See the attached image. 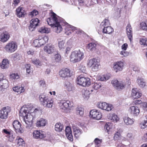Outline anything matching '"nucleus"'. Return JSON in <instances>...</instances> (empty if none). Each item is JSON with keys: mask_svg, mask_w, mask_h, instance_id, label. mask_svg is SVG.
Returning <instances> with one entry per match:
<instances>
[{"mask_svg": "<svg viewBox=\"0 0 147 147\" xmlns=\"http://www.w3.org/2000/svg\"><path fill=\"white\" fill-rule=\"evenodd\" d=\"M39 111L33 107L32 104H28L24 105L21 108L20 111L19 115L20 119H33L35 118V113Z\"/></svg>", "mask_w": 147, "mask_h": 147, "instance_id": "f257e3e1", "label": "nucleus"}, {"mask_svg": "<svg viewBox=\"0 0 147 147\" xmlns=\"http://www.w3.org/2000/svg\"><path fill=\"white\" fill-rule=\"evenodd\" d=\"M51 17L48 18L47 20L48 24L53 27L55 31L57 33H59L61 31L62 28L60 24L62 22L63 19L57 16V15L52 12Z\"/></svg>", "mask_w": 147, "mask_h": 147, "instance_id": "f03ea898", "label": "nucleus"}, {"mask_svg": "<svg viewBox=\"0 0 147 147\" xmlns=\"http://www.w3.org/2000/svg\"><path fill=\"white\" fill-rule=\"evenodd\" d=\"M84 57V53L80 50L72 52L71 55L70 61L74 63L78 62Z\"/></svg>", "mask_w": 147, "mask_h": 147, "instance_id": "7ed1b4c3", "label": "nucleus"}, {"mask_svg": "<svg viewBox=\"0 0 147 147\" xmlns=\"http://www.w3.org/2000/svg\"><path fill=\"white\" fill-rule=\"evenodd\" d=\"M39 99L41 104L44 107L48 108L51 107L53 106V101L44 94L40 96Z\"/></svg>", "mask_w": 147, "mask_h": 147, "instance_id": "20e7f679", "label": "nucleus"}, {"mask_svg": "<svg viewBox=\"0 0 147 147\" xmlns=\"http://www.w3.org/2000/svg\"><path fill=\"white\" fill-rule=\"evenodd\" d=\"M99 64V60L95 58L89 60L87 63L88 66L91 67V69L93 71H96L98 70Z\"/></svg>", "mask_w": 147, "mask_h": 147, "instance_id": "39448f33", "label": "nucleus"}, {"mask_svg": "<svg viewBox=\"0 0 147 147\" xmlns=\"http://www.w3.org/2000/svg\"><path fill=\"white\" fill-rule=\"evenodd\" d=\"M17 45L13 41L8 43L5 47V51L8 53L14 52L17 48Z\"/></svg>", "mask_w": 147, "mask_h": 147, "instance_id": "423d86ee", "label": "nucleus"}, {"mask_svg": "<svg viewBox=\"0 0 147 147\" xmlns=\"http://www.w3.org/2000/svg\"><path fill=\"white\" fill-rule=\"evenodd\" d=\"M13 125L16 133L22 134L24 132V130L21 127V125L18 120H15L13 122Z\"/></svg>", "mask_w": 147, "mask_h": 147, "instance_id": "0eeeda50", "label": "nucleus"}, {"mask_svg": "<svg viewBox=\"0 0 147 147\" xmlns=\"http://www.w3.org/2000/svg\"><path fill=\"white\" fill-rule=\"evenodd\" d=\"M98 108L103 110L109 111L111 110L113 108V106L110 104H107L106 102H100L98 105Z\"/></svg>", "mask_w": 147, "mask_h": 147, "instance_id": "6e6552de", "label": "nucleus"}, {"mask_svg": "<svg viewBox=\"0 0 147 147\" xmlns=\"http://www.w3.org/2000/svg\"><path fill=\"white\" fill-rule=\"evenodd\" d=\"M89 117L95 119H100L101 118V114L96 109H93L90 112Z\"/></svg>", "mask_w": 147, "mask_h": 147, "instance_id": "1a4fd4ad", "label": "nucleus"}, {"mask_svg": "<svg viewBox=\"0 0 147 147\" xmlns=\"http://www.w3.org/2000/svg\"><path fill=\"white\" fill-rule=\"evenodd\" d=\"M111 84L116 89L120 90L124 88V84L123 82L120 83L117 80L113 79L111 82Z\"/></svg>", "mask_w": 147, "mask_h": 147, "instance_id": "9d476101", "label": "nucleus"}, {"mask_svg": "<svg viewBox=\"0 0 147 147\" xmlns=\"http://www.w3.org/2000/svg\"><path fill=\"white\" fill-rule=\"evenodd\" d=\"M10 108L8 107H3L0 111V118L2 119H6L7 117L8 113L10 111Z\"/></svg>", "mask_w": 147, "mask_h": 147, "instance_id": "9b49d317", "label": "nucleus"}, {"mask_svg": "<svg viewBox=\"0 0 147 147\" xmlns=\"http://www.w3.org/2000/svg\"><path fill=\"white\" fill-rule=\"evenodd\" d=\"M39 22V20L37 18L32 19L30 22V25L29 28V30L31 31H34L36 27L38 26Z\"/></svg>", "mask_w": 147, "mask_h": 147, "instance_id": "f8f14e48", "label": "nucleus"}, {"mask_svg": "<svg viewBox=\"0 0 147 147\" xmlns=\"http://www.w3.org/2000/svg\"><path fill=\"white\" fill-rule=\"evenodd\" d=\"M59 75L62 78H65L71 76L72 74L70 73V70L68 68L62 69L59 72Z\"/></svg>", "mask_w": 147, "mask_h": 147, "instance_id": "ddd939ff", "label": "nucleus"}, {"mask_svg": "<svg viewBox=\"0 0 147 147\" xmlns=\"http://www.w3.org/2000/svg\"><path fill=\"white\" fill-rule=\"evenodd\" d=\"M113 68L116 72L122 70L123 67L124 63L121 61H119L114 63Z\"/></svg>", "mask_w": 147, "mask_h": 147, "instance_id": "4468645a", "label": "nucleus"}, {"mask_svg": "<svg viewBox=\"0 0 147 147\" xmlns=\"http://www.w3.org/2000/svg\"><path fill=\"white\" fill-rule=\"evenodd\" d=\"M61 108L65 110L69 109L71 106L70 102L68 100H62L60 102Z\"/></svg>", "mask_w": 147, "mask_h": 147, "instance_id": "2eb2a0df", "label": "nucleus"}, {"mask_svg": "<svg viewBox=\"0 0 147 147\" xmlns=\"http://www.w3.org/2000/svg\"><path fill=\"white\" fill-rule=\"evenodd\" d=\"M65 131L66 136L67 139L70 141H72L73 140V136L70 127L69 126L66 127Z\"/></svg>", "mask_w": 147, "mask_h": 147, "instance_id": "dca6fc26", "label": "nucleus"}, {"mask_svg": "<svg viewBox=\"0 0 147 147\" xmlns=\"http://www.w3.org/2000/svg\"><path fill=\"white\" fill-rule=\"evenodd\" d=\"M44 50L47 53L50 54L56 51L54 45H47L44 47Z\"/></svg>", "mask_w": 147, "mask_h": 147, "instance_id": "f3484780", "label": "nucleus"}, {"mask_svg": "<svg viewBox=\"0 0 147 147\" xmlns=\"http://www.w3.org/2000/svg\"><path fill=\"white\" fill-rule=\"evenodd\" d=\"M127 34L128 37L131 41L132 37V28L129 23L128 24L126 27Z\"/></svg>", "mask_w": 147, "mask_h": 147, "instance_id": "a211bd4d", "label": "nucleus"}, {"mask_svg": "<svg viewBox=\"0 0 147 147\" xmlns=\"http://www.w3.org/2000/svg\"><path fill=\"white\" fill-rule=\"evenodd\" d=\"M9 38V35L8 33L5 32L0 34V40L3 42H6Z\"/></svg>", "mask_w": 147, "mask_h": 147, "instance_id": "6ab92c4d", "label": "nucleus"}, {"mask_svg": "<svg viewBox=\"0 0 147 147\" xmlns=\"http://www.w3.org/2000/svg\"><path fill=\"white\" fill-rule=\"evenodd\" d=\"M72 128L75 137L76 138H78L82 133V131L78 127L74 126L72 127Z\"/></svg>", "mask_w": 147, "mask_h": 147, "instance_id": "aec40b11", "label": "nucleus"}, {"mask_svg": "<svg viewBox=\"0 0 147 147\" xmlns=\"http://www.w3.org/2000/svg\"><path fill=\"white\" fill-rule=\"evenodd\" d=\"M129 111L132 114H133L134 116H136L139 113L140 110L137 107L132 106L130 107Z\"/></svg>", "mask_w": 147, "mask_h": 147, "instance_id": "412c9836", "label": "nucleus"}, {"mask_svg": "<svg viewBox=\"0 0 147 147\" xmlns=\"http://www.w3.org/2000/svg\"><path fill=\"white\" fill-rule=\"evenodd\" d=\"M65 88L68 91H72L74 89V87L72 83L68 81H66L65 82Z\"/></svg>", "mask_w": 147, "mask_h": 147, "instance_id": "4be33fe9", "label": "nucleus"}, {"mask_svg": "<svg viewBox=\"0 0 147 147\" xmlns=\"http://www.w3.org/2000/svg\"><path fill=\"white\" fill-rule=\"evenodd\" d=\"M77 80L78 84L84 87L86 86L85 84L84 83L86 81V77L80 76L78 77Z\"/></svg>", "mask_w": 147, "mask_h": 147, "instance_id": "5701e85b", "label": "nucleus"}, {"mask_svg": "<svg viewBox=\"0 0 147 147\" xmlns=\"http://www.w3.org/2000/svg\"><path fill=\"white\" fill-rule=\"evenodd\" d=\"M131 95L133 98L137 99L140 97L142 95V94L138 92L137 89L133 88L132 90Z\"/></svg>", "mask_w": 147, "mask_h": 147, "instance_id": "b1692460", "label": "nucleus"}, {"mask_svg": "<svg viewBox=\"0 0 147 147\" xmlns=\"http://www.w3.org/2000/svg\"><path fill=\"white\" fill-rule=\"evenodd\" d=\"M24 8L22 7H19L16 10L17 15L19 17H24L25 13L23 10Z\"/></svg>", "mask_w": 147, "mask_h": 147, "instance_id": "393cba45", "label": "nucleus"}, {"mask_svg": "<svg viewBox=\"0 0 147 147\" xmlns=\"http://www.w3.org/2000/svg\"><path fill=\"white\" fill-rule=\"evenodd\" d=\"M96 45L95 43L91 42L88 44L87 48L90 51L95 52L96 49Z\"/></svg>", "mask_w": 147, "mask_h": 147, "instance_id": "a878e982", "label": "nucleus"}, {"mask_svg": "<svg viewBox=\"0 0 147 147\" xmlns=\"http://www.w3.org/2000/svg\"><path fill=\"white\" fill-rule=\"evenodd\" d=\"M9 62L7 59H3L1 65V67L3 69L8 68L9 66Z\"/></svg>", "mask_w": 147, "mask_h": 147, "instance_id": "bb28decb", "label": "nucleus"}, {"mask_svg": "<svg viewBox=\"0 0 147 147\" xmlns=\"http://www.w3.org/2000/svg\"><path fill=\"white\" fill-rule=\"evenodd\" d=\"M84 109L82 107H78L76 109V113L79 116L82 117L84 114Z\"/></svg>", "mask_w": 147, "mask_h": 147, "instance_id": "cd10ccee", "label": "nucleus"}, {"mask_svg": "<svg viewBox=\"0 0 147 147\" xmlns=\"http://www.w3.org/2000/svg\"><path fill=\"white\" fill-rule=\"evenodd\" d=\"M102 30L104 33L110 34L113 31V29L111 27L108 26L104 27Z\"/></svg>", "mask_w": 147, "mask_h": 147, "instance_id": "c85d7f7f", "label": "nucleus"}, {"mask_svg": "<svg viewBox=\"0 0 147 147\" xmlns=\"http://www.w3.org/2000/svg\"><path fill=\"white\" fill-rule=\"evenodd\" d=\"M13 90L15 92H17L18 94H20L24 92V89L22 87L16 86L13 88Z\"/></svg>", "mask_w": 147, "mask_h": 147, "instance_id": "c756f323", "label": "nucleus"}, {"mask_svg": "<svg viewBox=\"0 0 147 147\" xmlns=\"http://www.w3.org/2000/svg\"><path fill=\"white\" fill-rule=\"evenodd\" d=\"M55 130L57 132H59L62 131L63 126L60 123H57L55 125Z\"/></svg>", "mask_w": 147, "mask_h": 147, "instance_id": "7c9ffc66", "label": "nucleus"}, {"mask_svg": "<svg viewBox=\"0 0 147 147\" xmlns=\"http://www.w3.org/2000/svg\"><path fill=\"white\" fill-rule=\"evenodd\" d=\"M107 117L109 119H119L117 115L115 113H109L107 115Z\"/></svg>", "mask_w": 147, "mask_h": 147, "instance_id": "2f4dec72", "label": "nucleus"}, {"mask_svg": "<svg viewBox=\"0 0 147 147\" xmlns=\"http://www.w3.org/2000/svg\"><path fill=\"white\" fill-rule=\"evenodd\" d=\"M140 27L143 30L147 31V21L142 22L140 24Z\"/></svg>", "mask_w": 147, "mask_h": 147, "instance_id": "473e14b6", "label": "nucleus"}, {"mask_svg": "<svg viewBox=\"0 0 147 147\" xmlns=\"http://www.w3.org/2000/svg\"><path fill=\"white\" fill-rule=\"evenodd\" d=\"M137 81L140 87H144L145 86L146 82L144 81V80L143 79H138Z\"/></svg>", "mask_w": 147, "mask_h": 147, "instance_id": "72a5a7b5", "label": "nucleus"}, {"mask_svg": "<svg viewBox=\"0 0 147 147\" xmlns=\"http://www.w3.org/2000/svg\"><path fill=\"white\" fill-rule=\"evenodd\" d=\"M45 120H39L36 123L37 127H39L45 125L46 123Z\"/></svg>", "mask_w": 147, "mask_h": 147, "instance_id": "f704fd0d", "label": "nucleus"}, {"mask_svg": "<svg viewBox=\"0 0 147 147\" xmlns=\"http://www.w3.org/2000/svg\"><path fill=\"white\" fill-rule=\"evenodd\" d=\"M127 47V45L126 43L124 44L122 46V49L124 50V51H121L120 53V54L123 55L124 57L127 55L125 51L126 50Z\"/></svg>", "mask_w": 147, "mask_h": 147, "instance_id": "c9c22d12", "label": "nucleus"}, {"mask_svg": "<svg viewBox=\"0 0 147 147\" xmlns=\"http://www.w3.org/2000/svg\"><path fill=\"white\" fill-rule=\"evenodd\" d=\"M69 26H70V29H71L74 33H76L77 34H79L81 33V30H77L76 27L72 26L70 25H69Z\"/></svg>", "mask_w": 147, "mask_h": 147, "instance_id": "e433bc0d", "label": "nucleus"}, {"mask_svg": "<svg viewBox=\"0 0 147 147\" xmlns=\"http://www.w3.org/2000/svg\"><path fill=\"white\" fill-rule=\"evenodd\" d=\"M13 58L14 61L20 60L22 58L21 55L18 53H15L13 55Z\"/></svg>", "mask_w": 147, "mask_h": 147, "instance_id": "4c0bfd02", "label": "nucleus"}, {"mask_svg": "<svg viewBox=\"0 0 147 147\" xmlns=\"http://www.w3.org/2000/svg\"><path fill=\"white\" fill-rule=\"evenodd\" d=\"M32 62L36 65L39 66L41 65L40 62V60L38 59H34L32 60Z\"/></svg>", "mask_w": 147, "mask_h": 147, "instance_id": "58836bf2", "label": "nucleus"}, {"mask_svg": "<svg viewBox=\"0 0 147 147\" xmlns=\"http://www.w3.org/2000/svg\"><path fill=\"white\" fill-rule=\"evenodd\" d=\"M38 138L42 139L46 137V134L42 130H39Z\"/></svg>", "mask_w": 147, "mask_h": 147, "instance_id": "ea45409f", "label": "nucleus"}, {"mask_svg": "<svg viewBox=\"0 0 147 147\" xmlns=\"http://www.w3.org/2000/svg\"><path fill=\"white\" fill-rule=\"evenodd\" d=\"M140 43L141 45L147 46V39H140Z\"/></svg>", "mask_w": 147, "mask_h": 147, "instance_id": "a19ab883", "label": "nucleus"}, {"mask_svg": "<svg viewBox=\"0 0 147 147\" xmlns=\"http://www.w3.org/2000/svg\"><path fill=\"white\" fill-rule=\"evenodd\" d=\"M24 121L27 125L26 127H31L33 124L32 120H23Z\"/></svg>", "mask_w": 147, "mask_h": 147, "instance_id": "79ce46f5", "label": "nucleus"}, {"mask_svg": "<svg viewBox=\"0 0 147 147\" xmlns=\"http://www.w3.org/2000/svg\"><path fill=\"white\" fill-rule=\"evenodd\" d=\"M101 86L100 83H94L92 87L95 90H97Z\"/></svg>", "mask_w": 147, "mask_h": 147, "instance_id": "37998d69", "label": "nucleus"}, {"mask_svg": "<svg viewBox=\"0 0 147 147\" xmlns=\"http://www.w3.org/2000/svg\"><path fill=\"white\" fill-rule=\"evenodd\" d=\"M10 78L12 79H18L19 78V76L17 74H13L10 75Z\"/></svg>", "mask_w": 147, "mask_h": 147, "instance_id": "c03bdc74", "label": "nucleus"}, {"mask_svg": "<svg viewBox=\"0 0 147 147\" xmlns=\"http://www.w3.org/2000/svg\"><path fill=\"white\" fill-rule=\"evenodd\" d=\"M111 123H107L105 126V129H106L107 132L108 134H109V130L111 129Z\"/></svg>", "mask_w": 147, "mask_h": 147, "instance_id": "a18cd8bd", "label": "nucleus"}, {"mask_svg": "<svg viewBox=\"0 0 147 147\" xmlns=\"http://www.w3.org/2000/svg\"><path fill=\"white\" fill-rule=\"evenodd\" d=\"M39 130H34L33 133V136L34 138L36 139L38 138Z\"/></svg>", "mask_w": 147, "mask_h": 147, "instance_id": "49530a36", "label": "nucleus"}, {"mask_svg": "<svg viewBox=\"0 0 147 147\" xmlns=\"http://www.w3.org/2000/svg\"><path fill=\"white\" fill-rule=\"evenodd\" d=\"M54 58L55 59V61L56 62H59L61 60V56L60 55L57 54L55 55Z\"/></svg>", "mask_w": 147, "mask_h": 147, "instance_id": "de8ad7c7", "label": "nucleus"}, {"mask_svg": "<svg viewBox=\"0 0 147 147\" xmlns=\"http://www.w3.org/2000/svg\"><path fill=\"white\" fill-rule=\"evenodd\" d=\"M79 69L83 73H85L86 70L85 66L82 64H81L79 67Z\"/></svg>", "mask_w": 147, "mask_h": 147, "instance_id": "09e8293b", "label": "nucleus"}, {"mask_svg": "<svg viewBox=\"0 0 147 147\" xmlns=\"http://www.w3.org/2000/svg\"><path fill=\"white\" fill-rule=\"evenodd\" d=\"M38 13V11L36 10H34L32 11L30 13L29 15L31 16L32 17L36 16Z\"/></svg>", "mask_w": 147, "mask_h": 147, "instance_id": "8fccbe9b", "label": "nucleus"}, {"mask_svg": "<svg viewBox=\"0 0 147 147\" xmlns=\"http://www.w3.org/2000/svg\"><path fill=\"white\" fill-rule=\"evenodd\" d=\"M16 140V141H17V144L19 146L22 145L24 143L23 140L21 138H19L18 139H17Z\"/></svg>", "mask_w": 147, "mask_h": 147, "instance_id": "3c124183", "label": "nucleus"}, {"mask_svg": "<svg viewBox=\"0 0 147 147\" xmlns=\"http://www.w3.org/2000/svg\"><path fill=\"white\" fill-rule=\"evenodd\" d=\"M86 81L84 83L85 84L86 86H89L91 84L90 80V79L86 77Z\"/></svg>", "mask_w": 147, "mask_h": 147, "instance_id": "603ef678", "label": "nucleus"}, {"mask_svg": "<svg viewBox=\"0 0 147 147\" xmlns=\"http://www.w3.org/2000/svg\"><path fill=\"white\" fill-rule=\"evenodd\" d=\"M2 133H4L7 135L6 136L7 137L8 136L11 135V131H10L9 130H8L6 129H3L2 131Z\"/></svg>", "mask_w": 147, "mask_h": 147, "instance_id": "864d4df0", "label": "nucleus"}, {"mask_svg": "<svg viewBox=\"0 0 147 147\" xmlns=\"http://www.w3.org/2000/svg\"><path fill=\"white\" fill-rule=\"evenodd\" d=\"M39 42L38 41V39H36L34 41L33 45L35 47H40V45Z\"/></svg>", "mask_w": 147, "mask_h": 147, "instance_id": "5fc2aeb1", "label": "nucleus"}, {"mask_svg": "<svg viewBox=\"0 0 147 147\" xmlns=\"http://www.w3.org/2000/svg\"><path fill=\"white\" fill-rule=\"evenodd\" d=\"M109 78V76H108L107 75H104L101 77L100 80L101 81H105L108 80Z\"/></svg>", "mask_w": 147, "mask_h": 147, "instance_id": "6e6d98bb", "label": "nucleus"}, {"mask_svg": "<svg viewBox=\"0 0 147 147\" xmlns=\"http://www.w3.org/2000/svg\"><path fill=\"white\" fill-rule=\"evenodd\" d=\"M124 123L126 125H131L132 124L134 121L133 120H124Z\"/></svg>", "mask_w": 147, "mask_h": 147, "instance_id": "4d7b16f0", "label": "nucleus"}, {"mask_svg": "<svg viewBox=\"0 0 147 147\" xmlns=\"http://www.w3.org/2000/svg\"><path fill=\"white\" fill-rule=\"evenodd\" d=\"M89 92L90 91L88 90H86L84 94L83 97L84 98L88 99V98L89 97Z\"/></svg>", "mask_w": 147, "mask_h": 147, "instance_id": "13d9d810", "label": "nucleus"}, {"mask_svg": "<svg viewBox=\"0 0 147 147\" xmlns=\"http://www.w3.org/2000/svg\"><path fill=\"white\" fill-rule=\"evenodd\" d=\"M140 125L141 128L143 129L145 128L147 126L146 122L144 121V122L141 123L140 124Z\"/></svg>", "mask_w": 147, "mask_h": 147, "instance_id": "bf43d9fd", "label": "nucleus"}, {"mask_svg": "<svg viewBox=\"0 0 147 147\" xmlns=\"http://www.w3.org/2000/svg\"><path fill=\"white\" fill-rule=\"evenodd\" d=\"M64 42L62 40L59 42V47L60 49L63 48L64 46Z\"/></svg>", "mask_w": 147, "mask_h": 147, "instance_id": "052dcab7", "label": "nucleus"}, {"mask_svg": "<svg viewBox=\"0 0 147 147\" xmlns=\"http://www.w3.org/2000/svg\"><path fill=\"white\" fill-rule=\"evenodd\" d=\"M120 135V133L118 132H117L115 134L114 137V139L115 140H117Z\"/></svg>", "mask_w": 147, "mask_h": 147, "instance_id": "680f3d73", "label": "nucleus"}, {"mask_svg": "<svg viewBox=\"0 0 147 147\" xmlns=\"http://www.w3.org/2000/svg\"><path fill=\"white\" fill-rule=\"evenodd\" d=\"M109 24V20H108L105 19L103 22H102L101 23V25L105 26H106L108 25Z\"/></svg>", "mask_w": 147, "mask_h": 147, "instance_id": "e2e57ef3", "label": "nucleus"}, {"mask_svg": "<svg viewBox=\"0 0 147 147\" xmlns=\"http://www.w3.org/2000/svg\"><path fill=\"white\" fill-rule=\"evenodd\" d=\"M7 137H8L9 138V140L10 142H12L14 138V137L12 135V133H11V135L9 136H7Z\"/></svg>", "mask_w": 147, "mask_h": 147, "instance_id": "0e129e2a", "label": "nucleus"}, {"mask_svg": "<svg viewBox=\"0 0 147 147\" xmlns=\"http://www.w3.org/2000/svg\"><path fill=\"white\" fill-rule=\"evenodd\" d=\"M39 84L40 85L43 87H45L46 86L45 82L43 80H40L39 82Z\"/></svg>", "mask_w": 147, "mask_h": 147, "instance_id": "69168bd1", "label": "nucleus"}, {"mask_svg": "<svg viewBox=\"0 0 147 147\" xmlns=\"http://www.w3.org/2000/svg\"><path fill=\"white\" fill-rule=\"evenodd\" d=\"M142 105L145 111H147V103L146 102H143Z\"/></svg>", "mask_w": 147, "mask_h": 147, "instance_id": "338daca9", "label": "nucleus"}, {"mask_svg": "<svg viewBox=\"0 0 147 147\" xmlns=\"http://www.w3.org/2000/svg\"><path fill=\"white\" fill-rule=\"evenodd\" d=\"M42 39L44 40L45 44L49 40V38L47 36H45Z\"/></svg>", "mask_w": 147, "mask_h": 147, "instance_id": "774afa93", "label": "nucleus"}]
</instances>
